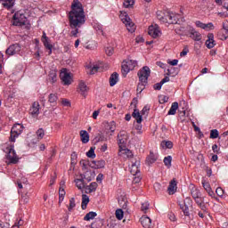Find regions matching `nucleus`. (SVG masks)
<instances>
[{
	"instance_id": "nucleus-1",
	"label": "nucleus",
	"mask_w": 228,
	"mask_h": 228,
	"mask_svg": "<svg viewBox=\"0 0 228 228\" xmlns=\"http://www.w3.org/2000/svg\"><path fill=\"white\" fill-rule=\"evenodd\" d=\"M69 28H71V36L77 37L79 33V28L86 22L85 9L79 0H73L71 3V11L69 13Z\"/></svg>"
},
{
	"instance_id": "nucleus-2",
	"label": "nucleus",
	"mask_w": 228,
	"mask_h": 228,
	"mask_svg": "<svg viewBox=\"0 0 228 228\" xmlns=\"http://www.w3.org/2000/svg\"><path fill=\"white\" fill-rule=\"evenodd\" d=\"M138 65V61L134 60H126L123 61V64L121 66V72L122 76L126 77L131 70H134V68Z\"/></svg>"
},
{
	"instance_id": "nucleus-3",
	"label": "nucleus",
	"mask_w": 228,
	"mask_h": 228,
	"mask_svg": "<svg viewBox=\"0 0 228 228\" xmlns=\"http://www.w3.org/2000/svg\"><path fill=\"white\" fill-rule=\"evenodd\" d=\"M119 18L121 19L123 24H125L126 29L130 33H134V29H136V28H134V23H133L127 12L121 11L119 14Z\"/></svg>"
},
{
	"instance_id": "nucleus-4",
	"label": "nucleus",
	"mask_w": 228,
	"mask_h": 228,
	"mask_svg": "<svg viewBox=\"0 0 228 228\" xmlns=\"http://www.w3.org/2000/svg\"><path fill=\"white\" fill-rule=\"evenodd\" d=\"M26 15L24 14V11H18L14 13L12 17V25L13 26H26Z\"/></svg>"
},
{
	"instance_id": "nucleus-5",
	"label": "nucleus",
	"mask_w": 228,
	"mask_h": 228,
	"mask_svg": "<svg viewBox=\"0 0 228 228\" xmlns=\"http://www.w3.org/2000/svg\"><path fill=\"white\" fill-rule=\"evenodd\" d=\"M137 76L140 83H142V85H147L149 77H151V69L149 66L142 67V69L138 71Z\"/></svg>"
},
{
	"instance_id": "nucleus-6",
	"label": "nucleus",
	"mask_w": 228,
	"mask_h": 228,
	"mask_svg": "<svg viewBox=\"0 0 228 228\" xmlns=\"http://www.w3.org/2000/svg\"><path fill=\"white\" fill-rule=\"evenodd\" d=\"M22 131H24V126L20 124H15L12 129H11V136L10 140L11 142H15V139L22 134Z\"/></svg>"
},
{
	"instance_id": "nucleus-7",
	"label": "nucleus",
	"mask_w": 228,
	"mask_h": 228,
	"mask_svg": "<svg viewBox=\"0 0 228 228\" xmlns=\"http://www.w3.org/2000/svg\"><path fill=\"white\" fill-rule=\"evenodd\" d=\"M129 136L127 135V132L120 131L118 134V143L119 145V149L123 151L126 149V145H127V140Z\"/></svg>"
},
{
	"instance_id": "nucleus-8",
	"label": "nucleus",
	"mask_w": 228,
	"mask_h": 228,
	"mask_svg": "<svg viewBox=\"0 0 228 228\" xmlns=\"http://www.w3.org/2000/svg\"><path fill=\"white\" fill-rule=\"evenodd\" d=\"M7 150H8L7 159L9 161V164L17 165V163H19V157H17V153H15V150L13 149V146L7 148Z\"/></svg>"
},
{
	"instance_id": "nucleus-9",
	"label": "nucleus",
	"mask_w": 228,
	"mask_h": 228,
	"mask_svg": "<svg viewBox=\"0 0 228 228\" xmlns=\"http://www.w3.org/2000/svg\"><path fill=\"white\" fill-rule=\"evenodd\" d=\"M22 47L19 44L11 45L6 50L5 54L7 56H15V54H19Z\"/></svg>"
},
{
	"instance_id": "nucleus-10",
	"label": "nucleus",
	"mask_w": 228,
	"mask_h": 228,
	"mask_svg": "<svg viewBox=\"0 0 228 228\" xmlns=\"http://www.w3.org/2000/svg\"><path fill=\"white\" fill-rule=\"evenodd\" d=\"M191 203H192L191 199L186 198L184 200V202L180 204V208L182 209V211L185 216H190L189 206H191Z\"/></svg>"
},
{
	"instance_id": "nucleus-11",
	"label": "nucleus",
	"mask_w": 228,
	"mask_h": 228,
	"mask_svg": "<svg viewBox=\"0 0 228 228\" xmlns=\"http://www.w3.org/2000/svg\"><path fill=\"white\" fill-rule=\"evenodd\" d=\"M60 77L64 86H69V85H72V77L70 76V73L67 72V70L64 69L61 71Z\"/></svg>"
},
{
	"instance_id": "nucleus-12",
	"label": "nucleus",
	"mask_w": 228,
	"mask_h": 228,
	"mask_svg": "<svg viewBox=\"0 0 228 228\" xmlns=\"http://www.w3.org/2000/svg\"><path fill=\"white\" fill-rule=\"evenodd\" d=\"M148 34L150 37H152V38H158L159 35H161V30H159V26L157 24L151 25L148 28Z\"/></svg>"
},
{
	"instance_id": "nucleus-13",
	"label": "nucleus",
	"mask_w": 228,
	"mask_h": 228,
	"mask_svg": "<svg viewBox=\"0 0 228 228\" xmlns=\"http://www.w3.org/2000/svg\"><path fill=\"white\" fill-rule=\"evenodd\" d=\"M189 33H190V38H191L195 42H200V40H202V35H200V32L195 30V28L190 27Z\"/></svg>"
},
{
	"instance_id": "nucleus-14",
	"label": "nucleus",
	"mask_w": 228,
	"mask_h": 228,
	"mask_svg": "<svg viewBox=\"0 0 228 228\" xmlns=\"http://www.w3.org/2000/svg\"><path fill=\"white\" fill-rule=\"evenodd\" d=\"M167 24H178L179 22V14L174 12H167Z\"/></svg>"
},
{
	"instance_id": "nucleus-15",
	"label": "nucleus",
	"mask_w": 228,
	"mask_h": 228,
	"mask_svg": "<svg viewBox=\"0 0 228 228\" xmlns=\"http://www.w3.org/2000/svg\"><path fill=\"white\" fill-rule=\"evenodd\" d=\"M130 174L132 175H140V162L139 160H135L132 163V166L130 167Z\"/></svg>"
},
{
	"instance_id": "nucleus-16",
	"label": "nucleus",
	"mask_w": 228,
	"mask_h": 228,
	"mask_svg": "<svg viewBox=\"0 0 228 228\" xmlns=\"http://www.w3.org/2000/svg\"><path fill=\"white\" fill-rule=\"evenodd\" d=\"M40 114V103L38 102H34L32 107L30 108V115L32 117H38Z\"/></svg>"
},
{
	"instance_id": "nucleus-17",
	"label": "nucleus",
	"mask_w": 228,
	"mask_h": 228,
	"mask_svg": "<svg viewBox=\"0 0 228 228\" xmlns=\"http://www.w3.org/2000/svg\"><path fill=\"white\" fill-rule=\"evenodd\" d=\"M141 225H142L143 228H151L152 227V220L149 218L147 216H142L140 218Z\"/></svg>"
},
{
	"instance_id": "nucleus-18",
	"label": "nucleus",
	"mask_w": 228,
	"mask_h": 228,
	"mask_svg": "<svg viewBox=\"0 0 228 228\" xmlns=\"http://www.w3.org/2000/svg\"><path fill=\"white\" fill-rule=\"evenodd\" d=\"M201 184L204 190L209 195V197H212V199H215V191H213V190L211 189V185L209 184V183L206 182V180H202Z\"/></svg>"
},
{
	"instance_id": "nucleus-19",
	"label": "nucleus",
	"mask_w": 228,
	"mask_h": 228,
	"mask_svg": "<svg viewBox=\"0 0 228 228\" xmlns=\"http://www.w3.org/2000/svg\"><path fill=\"white\" fill-rule=\"evenodd\" d=\"M221 40H227L228 38V21L223 22V28L221 31L218 33V35H222Z\"/></svg>"
},
{
	"instance_id": "nucleus-20",
	"label": "nucleus",
	"mask_w": 228,
	"mask_h": 228,
	"mask_svg": "<svg viewBox=\"0 0 228 228\" xmlns=\"http://www.w3.org/2000/svg\"><path fill=\"white\" fill-rule=\"evenodd\" d=\"M167 191H168L169 195H174V193H175V191H177V182L175 181V179H173L169 183Z\"/></svg>"
},
{
	"instance_id": "nucleus-21",
	"label": "nucleus",
	"mask_w": 228,
	"mask_h": 228,
	"mask_svg": "<svg viewBox=\"0 0 228 228\" xmlns=\"http://www.w3.org/2000/svg\"><path fill=\"white\" fill-rule=\"evenodd\" d=\"M157 19L160 20V22H163V24H167L168 22V18L167 16V13L163 11H157Z\"/></svg>"
},
{
	"instance_id": "nucleus-22",
	"label": "nucleus",
	"mask_w": 228,
	"mask_h": 228,
	"mask_svg": "<svg viewBox=\"0 0 228 228\" xmlns=\"http://www.w3.org/2000/svg\"><path fill=\"white\" fill-rule=\"evenodd\" d=\"M105 166H106V162L104 160H97V161L94 160L90 164V167L95 169L104 168Z\"/></svg>"
},
{
	"instance_id": "nucleus-23",
	"label": "nucleus",
	"mask_w": 228,
	"mask_h": 228,
	"mask_svg": "<svg viewBox=\"0 0 228 228\" xmlns=\"http://www.w3.org/2000/svg\"><path fill=\"white\" fill-rule=\"evenodd\" d=\"M78 90L84 97H86V93L88 92V86L83 81H80L78 84Z\"/></svg>"
},
{
	"instance_id": "nucleus-24",
	"label": "nucleus",
	"mask_w": 228,
	"mask_h": 228,
	"mask_svg": "<svg viewBox=\"0 0 228 228\" xmlns=\"http://www.w3.org/2000/svg\"><path fill=\"white\" fill-rule=\"evenodd\" d=\"M208 39L206 41V46L208 49H213V47L216 45L214 39L215 36L213 34H208Z\"/></svg>"
},
{
	"instance_id": "nucleus-25",
	"label": "nucleus",
	"mask_w": 228,
	"mask_h": 228,
	"mask_svg": "<svg viewBox=\"0 0 228 228\" xmlns=\"http://www.w3.org/2000/svg\"><path fill=\"white\" fill-rule=\"evenodd\" d=\"M132 117L136 120L137 124H142L143 121L142 115L140 114V110L138 109L134 110Z\"/></svg>"
},
{
	"instance_id": "nucleus-26",
	"label": "nucleus",
	"mask_w": 228,
	"mask_h": 228,
	"mask_svg": "<svg viewBox=\"0 0 228 228\" xmlns=\"http://www.w3.org/2000/svg\"><path fill=\"white\" fill-rule=\"evenodd\" d=\"M0 3L7 10L12 9V6H15V0H0Z\"/></svg>"
},
{
	"instance_id": "nucleus-27",
	"label": "nucleus",
	"mask_w": 228,
	"mask_h": 228,
	"mask_svg": "<svg viewBox=\"0 0 228 228\" xmlns=\"http://www.w3.org/2000/svg\"><path fill=\"white\" fill-rule=\"evenodd\" d=\"M80 138L82 143H88V142H90V134H88L86 130L80 131Z\"/></svg>"
},
{
	"instance_id": "nucleus-28",
	"label": "nucleus",
	"mask_w": 228,
	"mask_h": 228,
	"mask_svg": "<svg viewBox=\"0 0 228 228\" xmlns=\"http://www.w3.org/2000/svg\"><path fill=\"white\" fill-rule=\"evenodd\" d=\"M156 161H158V156L152 151L150 152V155L146 158L147 165H152V163H156Z\"/></svg>"
},
{
	"instance_id": "nucleus-29",
	"label": "nucleus",
	"mask_w": 228,
	"mask_h": 228,
	"mask_svg": "<svg viewBox=\"0 0 228 228\" xmlns=\"http://www.w3.org/2000/svg\"><path fill=\"white\" fill-rule=\"evenodd\" d=\"M48 77H49V81H51V83H56V81H58L57 71L55 69H52L49 72Z\"/></svg>"
},
{
	"instance_id": "nucleus-30",
	"label": "nucleus",
	"mask_w": 228,
	"mask_h": 228,
	"mask_svg": "<svg viewBox=\"0 0 228 228\" xmlns=\"http://www.w3.org/2000/svg\"><path fill=\"white\" fill-rule=\"evenodd\" d=\"M118 83V73L114 72L110 77V86H115Z\"/></svg>"
},
{
	"instance_id": "nucleus-31",
	"label": "nucleus",
	"mask_w": 228,
	"mask_h": 228,
	"mask_svg": "<svg viewBox=\"0 0 228 228\" xmlns=\"http://www.w3.org/2000/svg\"><path fill=\"white\" fill-rule=\"evenodd\" d=\"M177 110H179V103L177 102H175L172 103L171 108L167 114L175 115V113H177Z\"/></svg>"
},
{
	"instance_id": "nucleus-32",
	"label": "nucleus",
	"mask_w": 228,
	"mask_h": 228,
	"mask_svg": "<svg viewBox=\"0 0 228 228\" xmlns=\"http://www.w3.org/2000/svg\"><path fill=\"white\" fill-rule=\"evenodd\" d=\"M48 102L53 106H56V102H58V95H56V94H50L48 96Z\"/></svg>"
},
{
	"instance_id": "nucleus-33",
	"label": "nucleus",
	"mask_w": 228,
	"mask_h": 228,
	"mask_svg": "<svg viewBox=\"0 0 228 228\" xmlns=\"http://www.w3.org/2000/svg\"><path fill=\"white\" fill-rule=\"evenodd\" d=\"M88 202H90V198L86 194L82 195V209H86V206H88Z\"/></svg>"
},
{
	"instance_id": "nucleus-34",
	"label": "nucleus",
	"mask_w": 228,
	"mask_h": 228,
	"mask_svg": "<svg viewBox=\"0 0 228 228\" xmlns=\"http://www.w3.org/2000/svg\"><path fill=\"white\" fill-rule=\"evenodd\" d=\"M97 186H99V184H97L96 182H93L89 184V186H87L86 190V193H94V191H95L97 190Z\"/></svg>"
},
{
	"instance_id": "nucleus-35",
	"label": "nucleus",
	"mask_w": 228,
	"mask_h": 228,
	"mask_svg": "<svg viewBox=\"0 0 228 228\" xmlns=\"http://www.w3.org/2000/svg\"><path fill=\"white\" fill-rule=\"evenodd\" d=\"M95 216H97V213L91 211L85 216L84 220L86 222H90V220H94V218H95Z\"/></svg>"
},
{
	"instance_id": "nucleus-36",
	"label": "nucleus",
	"mask_w": 228,
	"mask_h": 228,
	"mask_svg": "<svg viewBox=\"0 0 228 228\" xmlns=\"http://www.w3.org/2000/svg\"><path fill=\"white\" fill-rule=\"evenodd\" d=\"M160 145L163 149H172L174 142H172V141H162Z\"/></svg>"
},
{
	"instance_id": "nucleus-37",
	"label": "nucleus",
	"mask_w": 228,
	"mask_h": 228,
	"mask_svg": "<svg viewBox=\"0 0 228 228\" xmlns=\"http://www.w3.org/2000/svg\"><path fill=\"white\" fill-rule=\"evenodd\" d=\"M191 195L192 199H197L198 197H200V191L196 187H192L191 189Z\"/></svg>"
},
{
	"instance_id": "nucleus-38",
	"label": "nucleus",
	"mask_w": 228,
	"mask_h": 228,
	"mask_svg": "<svg viewBox=\"0 0 228 228\" xmlns=\"http://www.w3.org/2000/svg\"><path fill=\"white\" fill-rule=\"evenodd\" d=\"M43 44L46 49L49 50L48 54L53 53V45L49 43V39H43Z\"/></svg>"
},
{
	"instance_id": "nucleus-39",
	"label": "nucleus",
	"mask_w": 228,
	"mask_h": 228,
	"mask_svg": "<svg viewBox=\"0 0 228 228\" xmlns=\"http://www.w3.org/2000/svg\"><path fill=\"white\" fill-rule=\"evenodd\" d=\"M76 186L78 188V190H83L85 188V179H76L75 180Z\"/></svg>"
},
{
	"instance_id": "nucleus-40",
	"label": "nucleus",
	"mask_w": 228,
	"mask_h": 228,
	"mask_svg": "<svg viewBox=\"0 0 228 228\" xmlns=\"http://www.w3.org/2000/svg\"><path fill=\"white\" fill-rule=\"evenodd\" d=\"M179 74V69L177 68L171 67L167 69V76H177Z\"/></svg>"
},
{
	"instance_id": "nucleus-41",
	"label": "nucleus",
	"mask_w": 228,
	"mask_h": 228,
	"mask_svg": "<svg viewBox=\"0 0 228 228\" xmlns=\"http://www.w3.org/2000/svg\"><path fill=\"white\" fill-rule=\"evenodd\" d=\"M94 28L97 33H99V35H104V30H102V25H101V23H94Z\"/></svg>"
},
{
	"instance_id": "nucleus-42",
	"label": "nucleus",
	"mask_w": 228,
	"mask_h": 228,
	"mask_svg": "<svg viewBox=\"0 0 228 228\" xmlns=\"http://www.w3.org/2000/svg\"><path fill=\"white\" fill-rule=\"evenodd\" d=\"M62 187L59 188V204L61 202H63V200L65 199V189H61Z\"/></svg>"
},
{
	"instance_id": "nucleus-43",
	"label": "nucleus",
	"mask_w": 228,
	"mask_h": 228,
	"mask_svg": "<svg viewBox=\"0 0 228 228\" xmlns=\"http://www.w3.org/2000/svg\"><path fill=\"white\" fill-rule=\"evenodd\" d=\"M164 164L167 168L172 167V156H167L164 158Z\"/></svg>"
},
{
	"instance_id": "nucleus-44",
	"label": "nucleus",
	"mask_w": 228,
	"mask_h": 228,
	"mask_svg": "<svg viewBox=\"0 0 228 228\" xmlns=\"http://www.w3.org/2000/svg\"><path fill=\"white\" fill-rule=\"evenodd\" d=\"M86 156L92 159H95V148L91 147L90 150L86 152Z\"/></svg>"
},
{
	"instance_id": "nucleus-45",
	"label": "nucleus",
	"mask_w": 228,
	"mask_h": 228,
	"mask_svg": "<svg viewBox=\"0 0 228 228\" xmlns=\"http://www.w3.org/2000/svg\"><path fill=\"white\" fill-rule=\"evenodd\" d=\"M76 208V199L71 198L69 200V206L68 207V211H72Z\"/></svg>"
},
{
	"instance_id": "nucleus-46",
	"label": "nucleus",
	"mask_w": 228,
	"mask_h": 228,
	"mask_svg": "<svg viewBox=\"0 0 228 228\" xmlns=\"http://www.w3.org/2000/svg\"><path fill=\"white\" fill-rule=\"evenodd\" d=\"M108 129L110 131V133H115V130L117 129V125L115 121H111L110 123L108 124Z\"/></svg>"
},
{
	"instance_id": "nucleus-47",
	"label": "nucleus",
	"mask_w": 228,
	"mask_h": 228,
	"mask_svg": "<svg viewBox=\"0 0 228 228\" xmlns=\"http://www.w3.org/2000/svg\"><path fill=\"white\" fill-rule=\"evenodd\" d=\"M116 218L118 220H122V218H124V211L121 208L116 210Z\"/></svg>"
},
{
	"instance_id": "nucleus-48",
	"label": "nucleus",
	"mask_w": 228,
	"mask_h": 228,
	"mask_svg": "<svg viewBox=\"0 0 228 228\" xmlns=\"http://www.w3.org/2000/svg\"><path fill=\"white\" fill-rule=\"evenodd\" d=\"M37 136L38 140H42V138H44V136H45V132H44V128H39L37 131Z\"/></svg>"
},
{
	"instance_id": "nucleus-49",
	"label": "nucleus",
	"mask_w": 228,
	"mask_h": 228,
	"mask_svg": "<svg viewBox=\"0 0 228 228\" xmlns=\"http://www.w3.org/2000/svg\"><path fill=\"white\" fill-rule=\"evenodd\" d=\"M218 136H219L218 130L213 129V130L210 131V138L215 140V139L218 138Z\"/></svg>"
},
{
	"instance_id": "nucleus-50",
	"label": "nucleus",
	"mask_w": 228,
	"mask_h": 228,
	"mask_svg": "<svg viewBox=\"0 0 228 228\" xmlns=\"http://www.w3.org/2000/svg\"><path fill=\"white\" fill-rule=\"evenodd\" d=\"M87 69H90L89 74H95L96 72L99 71V67L98 66L92 67V65H89V66H87Z\"/></svg>"
},
{
	"instance_id": "nucleus-51",
	"label": "nucleus",
	"mask_w": 228,
	"mask_h": 228,
	"mask_svg": "<svg viewBox=\"0 0 228 228\" xmlns=\"http://www.w3.org/2000/svg\"><path fill=\"white\" fill-rule=\"evenodd\" d=\"M133 4H134V1H133V0H126L123 3V5L125 6V8H131V6H133Z\"/></svg>"
},
{
	"instance_id": "nucleus-52",
	"label": "nucleus",
	"mask_w": 228,
	"mask_h": 228,
	"mask_svg": "<svg viewBox=\"0 0 228 228\" xmlns=\"http://www.w3.org/2000/svg\"><path fill=\"white\" fill-rule=\"evenodd\" d=\"M105 53L107 56H112V54L115 53V49H113L111 46H109L105 49Z\"/></svg>"
},
{
	"instance_id": "nucleus-53",
	"label": "nucleus",
	"mask_w": 228,
	"mask_h": 228,
	"mask_svg": "<svg viewBox=\"0 0 228 228\" xmlns=\"http://www.w3.org/2000/svg\"><path fill=\"white\" fill-rule=\"evenodd\" d=\"M194 200L198 206H200L204 202V198L198 196V198H194Z\"/></svg>"
},
{
	"instance_id": "nucleus-54",
	"label": "nucleus",
	"mask_w": 228,
	"mask_h": 228,
	"mask_svg": "<svg viewBox=\"0 0 228 228\" xmlns=\"http://www.w3.org/2000/svg\"><path fill=\"white\" fill-rule=\"evenodd\" d=\"M146 85L147 84H143V83L138 84L137 92H139V94H142V92H143Z\"/></svg>"
},
{
	"instance_id": "nucleus-55",
	"label": "nucleus",
	"mask_w": 228,
	"mask_h": 228,
	"mask_svg": "<svg viewBox=\"0 0 228 228\" xmlns=\"http://www.w3.org/2000/svg\"><path fill=\"white\" fill-rule=\"evenodd\" d=\"M205 27H203V29H206L207 31H209V29H214L215 26L213 25V23H208L204 25Z\"/></svg>"
},
{
	"instance_id": "nucleus-56",
	"label": "nucleus",
	"mask_w": 228,
	"mask_h": 228,
	"mask_svg": "<svg viewBox=\"0 0 228 228\" xmlns=\"http://www.w3.org/2000/svg\"><path fill=\"white\" fill-rule=\"evenodd\" d=\"M216 195H218V197H224V189H222L221 187H217L216 190Z\"/></svg>"
},
{
	"instance_id": "nucleus-57",
	"label": "nucleus",
	"mask_w": 228,
	"mask_h": 228,
	"mask_svg": "<svg viewBox=\"0 0 228 228\" xmlns=\"http://www.w3.org/2000/svg\"><path fill=\"white\" fill-rule=\"evenodd\" d=\"M142 211H143L144 213L147 212V209H149V202H144L142 204L141 207Z\"/></svg>"
},
{
	"instance_id": "nucleus-58",
	"label": "nucleus",
	"mask_w": 228,
	"mask_h": 228,
	"mask_svg": "<svg viewBox=\"0 0 228 228\" xmlns=\"http://www.w3.org/2000/svg\"><path fill=\"white\" fill-rule=\"evenodd\" d=\"M142 123H137V125L135 126L137 134H142V133H143V131H142Z\"/></svg>"
},
{
	"instance_id": "nucleus-59",
	"label": "nucleus",
	"mask_w": 228,
	"mask_h": 228,
	"mask_svg": "<svg viewBox=\"0 0 228 228\" xmlns=\"http://www.w3.org/2000/svg\"><path fill=\"white\" fill-rule=\"evenodd\" d=\"M142 181V178L140 177V175H135L133 180L134 184H138Z\"/></svg>"
},
{
	"instance_id": "nucleus-60",
	"label": "nucleus",
	"mask_w": 228,
	"mask_h": 228,
	"mask_svg": "<svg viewBox=\"0 0 228 228\" xmlns=\"http://www.w3.org/2000/svg\"><path fill=\"white\" fill-rule=\"evenodd\" d=\"M24 225V221L22 219H20L13 226L12 228H19L20 226Z\"/></svg>"
},
{
	"instance_id": "nucleus-61",
	"label": "nucleus",
	"mask_w": 228,
	"mask_h": 228,
	"mask_svg": "<svg viewBox=\"0 0 228 228\" xmlns=\"http://www.w3.org/2000/svg\"><path fill=\"white\" fill-rule=\"evenodd\" d=\"M56 173L53 174V175L51 177L50 179V186H53V184H54V183H56Z\"/></svg>"
},
{
	"instance_id": "nucleus-62",
	"label": "nucleus",
	"mask_w": 228,
	"mask_h": 228,
	"mask_svg": "<svg viewBox=\"0 0 228 228\" xmlns=\"http://www.w3.org/2000/svg\"><path fill=\"white\" fill-rule=\"evenodd\" d=\"M61 104H62V106H66L67 108H69V106H70V102L67 99H63L61 101Z\"/></svg>"
},
{
	"instance_id": "nucleus-63",
	"label": "nucleus",
	"mask_w": 228,
	"mask_h": 228,
	"mask_svg": "<svg viewBox=\"0 0 228 228\" xmlns=\"http://www.w3.org/2000/svg\"><path fill=\"white\" fill-rule=\"evenodd\" d=\"M167 216H168V218H169V220H170L171 222H175V215L174 213L170 212V213L167 215Z\"/></svg>"
},
{
	"instance_id": "nucleus-64",
	"label": "nucleus",
	"mask_w": 228,
	"mask_h": 228,
	"mask_svg": "<svg viewBox=\"0 0 228 228\" xmlns=\"http://www.w3.org/2000/svg\"><path fill=\"white\" fill-rule=\"evenodd\" d=\"M161 86H163V84L161 82L157 83L153 86L154 90H161Z\"/></svg>"
}]
</instances>
